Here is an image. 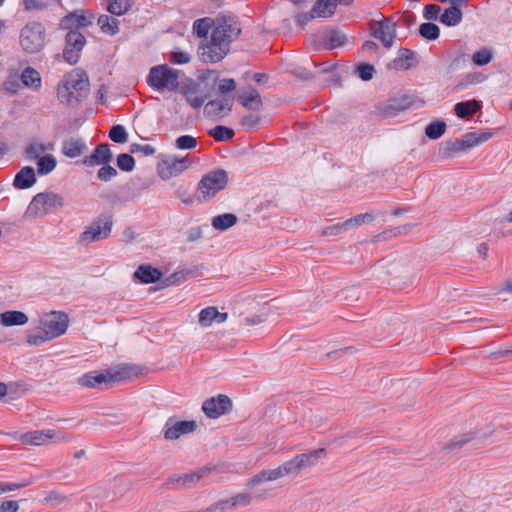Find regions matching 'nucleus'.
<instances>
[{
	"mask_svg": "<svg viewBox=\"0 0 512 512\" xmlns=\"http://www.w3.org/2000/svg\"><path fill=\"white\" fill-rule=\"evenodd\" d=\"M241 31V24L236 17H218L210 40L199 48L203 61L216 63L224 59L230 51L231 42L238 38Z\"/></svg>",
	"mask_w": 512,
	"mask_h": 512,
	"instance_id": "obj_1",
	"label": "nucleus"
},
{
	"mask_svg": "<svg viewBox=\"0 0 512 512\" xmlns=\"http://www.w3.org/2000/svg\"><path fill=\"white\" fill-rule=\"evenodd\" d=\"M89 80L85 72L75 69L67 73L57 87V96L61 103L75 106L89 93Z\"/></svg>",
	"mask_w": 512,
	"mask_h": 512,
	"instance_id": "obj_2",
	"label": "nucleus"
},
{
	"mask_svg": "<svg viewBox=\"0 0 512 512\" xmlns=\"http://www.w3.org/2000/svg\"><path fill=\"white\" fill-rule=\"evenodd\" d=\"M180 71L166 64L150 68L146 82L153 90L163 92H176L179 88Z\"/></svg>",
	"mask_w": 512,
	"mask_h": 512,
	"instance_id": "obj_3",
	"label": "nucleus"
},
{
	"mask_svg": "<svg viewBox=\"0 0 512 512\" xmlns=\"http://www.w3.org/2000/svg\"><path fill=\"white\" fill-rule=\"evenodd\" d=\"M64 199L60 194L54 192H42L36 194L29 203L24 217L26 219H34L44 216L55 209L61 208Z\"/></svg>",
	"mask_w": 512,
	"mask_h": 512,
	"instance_id": "obj_4",
	"label": "nucleus"
},
{
	"mask_svg": "<svg viewBox=\"0 0 512 512\" xmlns=\"http://www.w3.org/2000/svg\"><path fill=\"white\" fill-rule=\"evenodd\" d=\"M325 454V449L320 448L294 456L281 464L285 477H298L303 471L315 466L319 459Z\"/></svg>",
	"mask_w": 512,
	"mask_h": 512,
	"instance_id": "obj_5",
	"label": "nucleus"
},
{
	"mask_svg": "<svg viewBox=\"0 0 512 512\" xmlns=\"http://www.w3.org/2000/svg\"><path fill=\"white\" fill-rule=\"evenodd\" d=\"M46 31L39 22L26 24L20 33V45L27 53H37L42 50L45 44Z\"/></svg>",
	"mask_w": 512,
	"mask_h": 512,
	"instance_id": "obj_6",
	"label": "nucleus"
},
{
	"mask_svg": "<svg viewBox=\"0 0 512 512\" xmlns=\"http://www.w3.org/2000/svg\"><path fill=\"white\" fill-rule=\"evenodd\" d=\"M73 439V435L62 433L54 429L33 430L22 433L18 436V440L24 445H46L50 441L55 443L67 442Z\"/></svg>",
	"mask_w": 512,
	"mask_h": 512,
	"instance_id": "obj_7",
	"label": "nucleus"
},
{
	"mask_svg": "<svg viewBox=\"0 0 512 512\" xmlns=\"http://www.w3.org/2000/svg\"><path fill=\"white\" fill-rule=\"evenodd\" d=\"M228 177L225 170L218 169L204 175L198 184L199 199L207 201L227 185Z\"/></svg>",
	"mask_w": 512,
	"mask_h": 512,
	"instance_id": "obj_8",
	"label": "nucleus"
},
{
	"mask_svg": "<svg viewBox=\"0 0 512 512\" xmlns=\"http://www.w3.org/2000/svg\"><path fill=\"white\" fill-rule=\"evenodd\" d=\"M129 368L125 367L115 372L110 371H92L80 376L77 383L85 388H95L104 383L119 382L129 377Z\"/></svg>",
	"mask_w": 512,
	"mask_h": 512,
	"instance_id": "obj_9",
	"label": "nucleus"
},
{
	"mask_svg": "<svg viewBox=\"0 0 512 512\" xmlns=\"http://www.w3.org/2000/svg\"><path fill=\"white\" fill-rule=\"evenodd\" d=\"M40 328L51 339L57 338L64 334L69 325L67 314L60 311H51L43 314L39 320Z\"/></svg>",
	"mask_w": 512,
	"mask_h": 512,
	"instance_id": "obj_10",
	"label": "nucleus"
},
{
	"mask_svg": "<svg viewBox=\"0 0 512 512\" xmlns=\"http://www.w3.org/2000/svg\"><path fill=\"white\" fill-rule=\"evenodd\" d=\"M113 221L110 216H104L93 221L80 235L81 243L87 245L106 239L112 230Z\"/></svg>",
	"mask_w": 512,
	"mask_h": 512,
	"instance_id": "obj_11",
	"label": "nucleus"
},
{
	"mask_svg": "<svg viewBox=\"0 0 512 512\" xmlns=\"http://www.w3.org/2000/svg\"><path fill=\"white\" fill-rule=\"evenodd\" d=\"M65 42L63 58L69 64L74 65L79 60V53L82 51L86 39L78 30H70L65 37Z\"/></svg>",
	"mask_w": 512,
	"mask_h": 512,
	"instance_id": "obj_12",
	"label": "nucleus"
},
{
	"mask_svg": "<svg viewBox=\"0 0 512 512\" xmlns=\"http://www.w3.org/2000/svg\"><path fill=\"white\" fill-rule=\"evenodd\" d=\"M190 165L191 161L189 160L188 157H170L159 163V176L164 180L171 179L184 172L186 169L190 167Z\"/></svg>",
	"mask_w": 512,
	"mask_h": 512,
	"instance_id": "obj_13",
	"label": "nucleus"
},
{
	"mask_svg": "<svg viewBox=\"0 0 512 512\" xmlns=\"http://www.w3.org/2000/svg\"><path fill=\"white\" fill-rule=\"evenodd\" d=\"M371 30L372 35L379 39L385 47L392 46L396 36V24L392 20L384 18L381 21H374L371 24Z\"/></svg>",
	"mask_w": 512,
	"mask_h": 512,
	"instance_id": "obj_14",
	"label": "nucleus"
},
{
	"mask_svg": "<svg viewBox=\"0 0 512 512\" xmlns=\"http://www.w3.org/2000/svg\"><path fill=\"white\" fill-rule=\"evenodd\" d=\"M232 408V402L226 395H218L204 401L202 410L205 415L209 418H218L221 415L227 413Z\"/></svg>",
	"mask_w": 512,
	"mask_h": 512,
	"instance_id": "obj_15",
	"label": "nucleus"
},
{
	"mask_svg": "<svg viewBox=\"0 0 512 512\" xmlns=\"http://www.w3.org/2000/svg\"><path fill=\"white\" fill-rule=\"evenodd\" d=\"M196 427L195 421H180L169 418L164 426V438L166 440H176L181 435L192 433Z\"/></svg>",
	"mask_w": 512,
	"mask_h": 512,
	"instance_id": "obj_16",
	"label": "nucleus"
},
{
	"mask_svg": "<svg viewBox=\"0 0 512 512\" xmlns=\"http://www.w3.org/2000/svg\"><path fill=\"white\" fill-rule=\"evenodd\" d=\"M207 472V469H200L196 472L170 477L166 482V487L176 490L192 488Z\"/></svg>",
	"mask_w": 512,
	"mask_h": 512,
	"instance_id": "obj_17",
	"label": "nucleus"
},
{
	"mask_svg": "<svg viewBox=\"0 0 512 512\" xmlns=\"http://www.w3.org/2000/svg\"><path fill=\"white\" fill-rule=\"evenodd\" d=\"M112 152L107 143L99 144L94 152L83 159V164L89 167L108 164L112 160Z\"/></svg>",
	"mask_w": 512,
	"mask_h": 512,
	"instance_id": "obj_18",
	"label": "nucleus"
},
{
	"mask_svg": "<svg viewBox=\"0 0 512 512\" xmlns=\"http://www.w3.org/2000/svg\"><path fill=\"white\" fill-rule=\"evenodd\" d=\"M284 477L285 476L283 474L281 465H279V466H277V467H275L273 469L261 470L260 472L255 474L252 478H250L247 481L246 486L248 488H253V487H255L257 485H260L262 483L277 481V480L282 479Z\"/></svg>",
	"mask_w": 512,
	"mask_h": 512,
	"instance_id": "obj_19",
	"label": "nucleus"
},
{
	"mask_svg": "<svg viewBox=\"0 0 512 512\" xmlns=\"http://www.w3.org/2000/svg\"><path fill=\"white\" fill-rule=\"evenodd\" d=\"M228 318L227 313L219 312L214 306H209L202 309L199 313L198 323L202 328H208L213 323H224Z\"/></svg>",
	"mask_w": 512,
	"mask_h": 512,
	"instance_id": "obj_20",
	"label": "nucleus"
},
{
	"mask_svg": "<svg viewBox=\"0 0 512 512\" xmlns=\"http://www.w3.org/2000/svg\"><path fill=\"white\" fill-rule=\"evenodd\" d=\"M233 101L234 98L230 96L211 100L205 105L204 111L208 116L213 117L227 114L232 109Z\"/></svg>",
	"mask_w": 512,
	"mask_h": 512,
	"instance_id": "obj_21",
	"label": "nucleus"
},
{
	"mask_svg": "<svg viewBox=\"0 0 512 512\" xmlns=\"http://www.w3.org/2000/svg\"><path fill=\"white\" fill-rule=\"evenodd\" d=\"M54 150V144L31 141L25 148V155L31 161H36Z\"/></svg>",
	"mask_w": 512,
	"mask_h": 512,
	"instance_id": "obj_22",
	"label": "nucleus"
},
{
	"mask_svg": "<svg viewBox=\"0 0 512 512\" xmlns=\"http://www.w3.org/2000/svg\"><path fill=\"white\" fill-rule=\"evenodd\" d=\"M493 136V132H468L461 138L465 152L488 141Z\"/></svg>",
	"mask_w": 512,
	"mask_h": 512,
	"instance_id": "obj_23",
	"label": "nucleus"
},
{
	"mask_svg": "<svg viewBox=\"0 0 512 512\" xmlns=\"http://www.w3.org/2000/svg\"><path fill=\"white\" fill-rule=\"evenodd\" d=\"M20 79L22 84L32 91H39L42 87L41 75L32 67H26L21 72Z\"/></svg>",
	"mask_w": 512,
	"mask_h": 512,
	"instance_id": "obj_24",
	"label": "nucleus"
},
{
	"mask_svg": "<svg viewBox=\"0 0 512 512\" xmlns=\"http://www.w3.org/2000/svg\"><path fill=\"white\" fill-rule=\"evenodd\" d=\"M36 182L35 171L32 167L26 166L22 168L16 175L13 185L18 189H28Z\"/></svg>",
	"mask_w": 512,
	"mask_h": 512,
	"instance_id": "obj_25",
	"label": "nucleus"
},
{
	"mask_svg": "<svg viewBox=\"0 0 512 512\" xmlns=\"http://www.w3.org/2000/svg\"><path fill=\"white\" fill-rule=\"evenodd\" d=\"M86 149L85 142L80 138L71 137L63 142L62 153L69 158H76L82 155Z\"/></svg>",
	"mask_w": 512,
	"mask_h": 512,
	"instance_id": "obj_26",
	"label": "nucleus"
},
{
	"mask_svg": "<svg viewBox=\"0 0 512 512\" xmlns=\"http://www.w3.org/2000/svg\"><path fill=\"white\" fill-rule=\"evenodd\" d=\"M482 108L481 101L471 99L464 102H458L454 107V112L459 118H468Z\"/></svg>",
	"mask_w": 512,
	"mask_h": 512,
	"instance_id": "obj_27",
	"label": "nucleus"
},
{
	"mask_svg": "<svg viewBox=\"0 0 512 512\" xmlns=\"http://www.w3.org/2000/svg\"><path fill=\"white\" fill-rule=\"evenodd\" d=\"M101 32L105 35L114 36L119 33L120 22L112 15L102 14L97 19Z\"/></svg>",
	"mask_w": 512,
	"mask_h": 512,
	"instance_id": "obj_28",
	"label": "nucleus"
},
{
	"mask_svg": "<svg viewBox=\"0 0 512 512\" xmlns=\"http://www.w3.org/2000/svg\"><path fill=\"white\" fill-rule=\"evenodd\" d=\"M134 276L142 283L149 284L158 281L162 276V272L150 265H141L135 271Z\"/></svg>",
	"mask_w": 512,
	"mask_h": 512,
	"instance_id": "obj_29",
	"label": "nucleus"
},
{
	"mask_svg": "<svg viewBox=\"0 0 512 512\" xmlns=\"http://www.w3.org/2000/svg\"><path fill=\"white\" fill-rule=\"evenodd\" d=\"M464 152L465 150L461 142V139L446 140L442 142L439 147V155L445 159L452 158L456 154Z\"/></svg>",
	"mask_w": 512,
	"mask_h": 512,
	"instance_id": "obj_30",
	"label": "nucleus"
},
{
	"mask_svg": "<svg viewBox=\"0 0 512 512\" xmlns=\"http://www.w3.org/2000/svg\"><path fill=\"white\" fill-rule=\"evenodd\" d=\"M239 101L243 107L250 110H258L262 106L260 94L253 88L240 94Z\"/></svg>",
	"mask_w": 512,
	"mask_h": 512,
	"instance_id": "obj_31",
	"label": "nucleus"
},
{
	"mask_svg": "<svg viewBox=\"0 0 512 512\" xmlns=\"http://www.w3.org/2000/svg\"><path fill=\"white\" fill-rule=\"evenodd\" d=\"M28 317L21 311H6L0 315V323L5 327L25 325Z\"/></svg>",
	"mask_w": 512,
	"mask_h": 512,
	"instance_id": "obj_32",
	"label": "nucleus"
},
{
	"mask_svg": "<svg viewBox=\"0 0 512 512\" xmlns=\"http://www.w3.org/2000/svg\"><path fill=\"white\" fill-rule=\"evenodd\" d=\"M93 19V15L86 16L82 11H75L64 18L63 24L67 27L69 25H75L76 27H87L92 24Z\"/></svg>",
	"mask_w": 512,
	"mask_h": 512,
	"instance_id": "obj_33",
	"label": "nucleus"
},
{
	"mask_svg": "<svg viewBox=\"0 0 512 512\" xmlns=\"http://www.w3.org/2000/svg\"><path fill=\"white\" fill-rule=\"evenodd\" d=\"M439 20L448 27L456 26L462 20V11L459 7L450 6L440 15Z\"/></svg>",
	"mask_w": 512,
	"mask_h": 512,
	"instance_id": "obj_34",
	"label": "nucleus"
},
{
	"mask_svg": "<svg viewBox=\"0 0 512 512\" xmlns=\"http://www.w3.org/2000/svg\"><path fill=\"white\" fill-rule=\"evenodd\" d=\"M336 7V0H317L313 6V12L317 17H331L335 13Z\"/></svg>",
	"mask_w": 512,
	"mask_h": 512,
	"instance_id": "obj_35",
	"label": "nucleus"
},
{
	"mask_svg": "<svg viewBox=\"0 0 512 512\" xmlns=\"http://www.w3.org/2000/svg\"><path fill=\"white\" fill-rule=\"evenodd\" d=\"M237 223V216L232 213H224L212 218V226L219 231H225Z\"/></svg>",
	"mask_w": 512,
	"mask_h": 512,
	"instance_id": "obj_36",
	"label": "nucleus"
},
{
	"mask_svg": "<svg viewBox=\"0 0 512 512\" xmlns=\"http://www.w3.org/2000/svg\"><path fill=\"white\" fill-rule=\"evenodd\" d=\"M37 173L41 176L48 175L51 173L57 166V160L52 154H46V156L41 157L36 160Z\"/></svg>",
	"mask_w": 512,
	"mask_h": 512,
	"instance_id": "obj_37",
	"label": "nucleus"
},
{
	"mask_svg": "<svg viewBox=\"0 0 512 512\" xmlns=\"http://www.w3.org/2000/svg\"><path fill=\"white\" fill-rule=\"evenodd\" d=\"M132 8L130 0H110L107 5V11L112 16H122Z\"/></svg>",
	"mask_w": 512,
	"mask_h": 512,
	"instance_id": "obj_38",
	"label": "nucleus"
},
{
	"mask_svg": "<svg viewBox=\"0 0 512 512\" xmlns=\"http://www.w3.org/2000/svg\"><path fill=\"white\" fill-rule=\"evenodd\" d=\"M415 53L409 49L400 50L399 56L394 60V67L401 70H408L413 66Z\"/></svg>",
	"mask_w": 512,
	"mask_h": 512,
	"instance_id": "obj_39",
	"label": "nucleus"
},
{
	"mask_svg": "<svg viewBox=\"0 0 512 512\" xmlns=\"http://www.w3.org/2000/svg\"><path fill=\"white\" fill-rule=\"evenodd\" d=\"M324 40L327 49L332 50L343 46L346 41V36L340 31L332 30L326 34Z\"/></svg>",
	"mask_w": 512,
	"mask_h": 512,
	"instance_id": "obj_40",
	"label": "nucleus"
},
{
	"mask_svg": "<svg viewBox=\"0 0 512 512\" xmlns=\"http://www.w3.org/2000/svg\"><path fill=\"white\" fill-rule=\"evenodd\" d=\"M446 131V123L437 120L428 124L425 128V134L429 139L436 140L440 138Z\"/></svg>",
	"mask_w": 512,
	"mask_h": 512,
	"instance_id": "obj_41",
	"label": "nucleus"
},
{
	"mask_svg": "<svg viewBox=\"0 0 512 512\" xmlns=\"http://www.w3.org/2000/svg\"><path fill=\"white\" fill-rule=\"evenodd\" d=\"M493 60V52L489 48H482L472 56V62L477 66H484Z\"/></svg>",
	"mask_w": 512,
	"mask_h": 512,
	"instance_id": "obj_42",
	"label": "nucleus"
},
{
	"mask_svg": "<svg viewBox=\"0 0 512 512\" xmlns=\"http://www.w3.org/2000/svg\"><path fill=\"white\" fill-rule=\"evenodd\" d=\"M420 35L427 40H436L439 37L440 29L434 23H423L419 28Z\"/></svg>",
	"mask_w": 512,
	"mask_h": 512,
	"instance_id": "obj_43",
	"label": "nucleus"
},
{
	"mask_svg": "<svg viewBox=\"0 0 512 512\" xmlns=\"http://www.w3.org/2000/svg\"><path fill=\"white\" fill-rule=\"evenodd\" d=\"M234 131L226 126L218 125L210 130L209 135L216 141H227L233 138Z\"/></svg>",
	"mask_w": 512,
	"mask_h": 512,
	"instance_id": "obj_44",
	"label": "nucleus"
},
{
	"mask_svg": "<svg viewBox=\"0 0 512 512\" xmlns=\"http://www.w3.org/2000/svg\"><path fill=\"white\" fill-rule=\"evenodd\" d=\"M212 20L208 17L197 19L193 23V32L198 37H206L209 33V30L211 28Z\"/></svg>",
	"mask_w": 512,
	"mask_h": 512,
	"instance_id": "obj_45",
	"label": "nucleus"
},
{
	"mask_svg": "<svg viewBox=\"0 0 512 512\" xmlns=\"http://www.w3.org/2000/svg\"><path fill=\"white\" fill-rule=\"evenodd\" d=\"M109 138L115 143H126L128 140V134L126 129L122 125H114L110 129Z\"/></svg>",
	"mask_w": 512,
	"mask_h": 512,
	"instance_id": "obj_46",
	"label": "nucleus"
},
{
	"mask_svg": "<svg viewBox=\"0 0 512 512\" xmlns=\"http://www.w3.org/2000/svg\"><path fill=\"white\" fill-rule=\"evenodd\" d=\"M252 494L250 493H239L235 496L228 498L231 509L237 507H245L248 506L252 501Z\"/></svg>",
	"mask_w": 512,
	"mask_h": 512,
	"instance_id": "obj_47",
	"label": "nucleus"
},
{
	"mask_svg": "<svg viewBox=\"0 0 512 512\" xmlns=\"http://www.w3.org/2000/svg\"><path fill=\"white\" fill-rule=\"evenodd\" d=\"M175 146L180 150H191L197 146V140L191 135H182L175 140Z\"/></svg>",
	"mask_w": 512,
	"mask_h": 512,
	"instance_id": "obj_48",
	"label": "nucleus"
},
{
	"mask_svg": "<svg viewBox=\"0 0 512 512\" xmlns=\"http://www.w3.org/2000/svg\"><path fill=\"white\" fill-rule=\"evenodd\" d=\"M117 166L122 171L131 172L135 167L134 158L130 154H119L117 157Z\"/></svg>",
	"mask_w": 512,
	"mask_h": 512,
	"instance_id": "obj_49",
	"label": "nucleus"
},
{
	"mask_svg": "<svg viewBox=\"0 0 512 512\" xmlns=\"http://www.w3.org/2000/svg\"><path fill=\"white\" fill-rule=\"evenodd\" d=\"M347 230H350V227H349V225H347V220H346L342 223H336V224L325 227L322 230V235L327 236V237L337 236Z\"/></svg>",
	"mask_w": 512,
	"mask_h": 512,
	"instance_id": "obj_50",
	"label": "nucleus"
},
{
	"mask_svg": "<svg viewBox=\"0 0 512 512\" xmlns=\"http://www.w3.org/2000/svg\"><path fill=\"white\" fill-rule=\"evenodd\" d=\"M374 220V215L370 213H364L356 215L353 218L347 219V225H349L350 229L354 227H358L362 224L371 223Z\"/></svg>",
	"mask_w": 512,
	"mask_h": 512,
	"instance_id": "obj_51",
	"label": "nucleus"
},
{
	"mask_svg": "<svg viewBox=\"0 0 512 512\" xmlns=\"http://www.w3.org/2000/svg\"><path fill=\"white\" fill-rule=\"evenodd\" d=\"M356 71H357L358 76L363 81H369L373 78L375 69L370 64L362 63L357 66Z\"/></svg>",
	"mask_w": 512,
	"mask_h": 512,
	"instance_id": "obj_52",
	"label": "nucleus"
},
{
	"mask_svg": "<svg viewBox=\"0 0 512 512\" xmlns=\"http://www.w3.org/2000/svg\"><path fill=\"white\" fill-rule=\"evenodd\" d=\"M116 175H117V170L114 167H112L110 165H106V164H104L98 170V173H97L98 179L101 181H105V182L111 180Z\"/></svg>",
	"mask_w": 512,
	"mask_h": 512,
	"instance_id": "obj_53",
	"label": "nucleus"
},
{
	"mask_svg": "<svg viewBox=\"0 0 512 512\" xmlns=\"http://www.w3.org/2000/svg\"><path fill=\"white\" fill-rule=\"evenodd\" d=\"M441 7L436 4H429L424 7L423 17L427 20H436L440 17Z\"/></svg>",
	"mask_w": 512,
	"mask_h": 512,
	"instance_id": "obj_54",
	"label": "nucleus"
},
{
	"mask_svg": "<svg viewBox=\"0 0 512 512\" xmlns=\"http://www.w3.org/2000/svg\"><path fill=\"white\" fill-rule=\"evenodd\" d=\"M50 340L52 339L43 330L41 332L29 334L27 336V342L30 345H41Z\"/></svg>",
	"mask_w": 512,
	"mask_h": 512,
	"instance_id": "obj_55",
	"label": "nucleus"
},
{
	"mask_svg": "<svg viewBox=\"0 0 512 512\" xmlns=\"http://www.w3.org/2000/svg\"><path fill=\"white\" fill-rule=\"evenodd\" d=\"M473 438H474V434L473 433L464 434V435L459 436L458 438H456L454 440H451L447 444V448L450 449V450H455L456 448L461 447L462 445L468 443Z\"/></svg>",
	"mask_w": 512,
	"mask_h": 512,
	"instance_id": "obj_56",
	"label": "nucleus"
},
{
	"mask_svg": "<svg viewBox=\"0 0 512 512\" xmlns=\"http://www.w3.org/2000/svg\"><path fill=\"white\" fill-rule=\"evenodd\" d=\"M155 148L149 144H138L134 143L131 145L132 153H141L144 156H151L155 153Z\"/></svg>",
	"mask_w": 512,
	"mask_h": 512,
	"instance_id": "obj_57",
	"label": "nucleus"
},
{
	"mask_svg": "<svg viewBox=\"0 0 512 512\" xmlns=\"http://www.w3.org/2000/svg\"><path fill=\"white\" fill-rule=\"evenodd\" d=\"M261 118L256 114H247L241 118V125L247 129H253L258 126Z\"/></svg>",
	"mask_w": 512,
	"mask_h": 512,
	"instance_id": "obj_58",
	"label": "nucleus"
},
{
	"mask_svg": "<svg viewBox=\"0 0 512 512\" xmlns=\"http://www.w3.org/2000/svg\"><path fill=\"white\" fill-rule=\"evenodd\" d=\"M190 60H191V57L186 52L177 51V52L171 53V55H170V61L174 64H186V63L190 62Z\"/></svg>",
	"mask_w": 512,
	"mask_h": 512,
	"instance_id": "obj_59",
	"label": "nucleus"
},
{
	"mask_svg": "<svg viewBox=\"0 0 512 512\" xmlns=\"http://www.w3.org/2000/svg\"><path fill=\"white\" fill-rule=\"evenodd\" d=\"M27 483L0 482V496L2 494L19 490L25 487Z\"/></svg>",
	"mask_w": 512,
	"mask_h": 512,
	"instance_id": "obj_60",
	"label": "nucleus"
},
{
	"mask_svg": "<svg viewBox=\"0 0 512 512\" xmlns=\"http://www.w3.org/2000/svg\"><path fill=\"white\" fill-rule=\"evenodd\" d=\"M236 89V83L233 79H222L219 81L218 90L222 94L232 92Z\"/></svg>",
	"mask_w": 512,
	"mask_h": 512,
	"instance_id": "obj_61",
	"label": "nucleus"
},
{
	"mask_svg": "<svg viewBox=\"0 0 512 512\" xmlns=\"http://www.w3.org/2000/svg\"><path fill=\"white\" fill-rule=\"evenodd\" d=\"M205 99H206V97L194 95L192 92H189L186 95L187 102L194 109L200 108L204 104Z\"/></svg>",
	"mask_w": 512,
	"mask_h": 512,
	"instance_id": "obj_62",
	"label": "nucleus"
},
{
	"mask_svg": "<svg viewBox=\"0 0 512 512\" xmlns=\"http://www.w3.org/2000/svg\"><path fill=\"white\" fill-rule=\"evenodd\" d=\"M18 510L19 502L15 500H7L0 505V512H17Z\"/></svg>",
	"mask_w": 512,
	"mask_h": 512,
	"instance_id": "obj_63",
	"label": "nucleus"
},
{
	"mask_svg": "<svg viewBox=\"0 0 512 512\" xmlns=\"http://www.w3.org/2000/svg\"><path fill=\"white\" fill-rule=\"evenodd\" d=\"M314 17H317V15H314V12H313V9L311 10V12L309 14L307 13H303V14H300L297 16V22L300 24V25H305L307 24L311 19H313Z\"/></svg>",
	"mask_w": 512,
	"mask_h": 512,
	"instance_id": "obj_64",
	"label": "nucleus"
}]
</instances>
